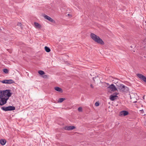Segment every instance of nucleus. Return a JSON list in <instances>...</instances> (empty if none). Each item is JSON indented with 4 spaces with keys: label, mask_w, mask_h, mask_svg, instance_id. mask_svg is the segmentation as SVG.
I'll use <instances>...</instances> for the list:
<instances>
[{
    "label": "nucleus",
    "mask_w": 146,
    "mask_h": 146,
    "mask_svg": "<svg viewBox=\"0 0 146 146\" xmlns=\"http://www.w3.org/2000/svg\"><path fill=\"white\" fill-rule=\"evenodd\" d=\"M54 89L55 90L58 92H60V93H62L63 92L62 90V89L60 87H54Z\"/></svg>",
    "instance_id": "12"
},
{
    "label": "nucleus",
    "mask_w": 146,
    "mask_h": 146,
    "mask_svg": "<svg viewBox=\"0 0 146 146\" xmlns=\"http://www.w3.org/2000/svg\"><path fill=\"white\" fill-rule=\"evenodd\" d=\"M78 111L79 112H82V108L81 107H79L78 109Z\"/></svg>",
    "instance_id": "22"
},
{
    "label": "nucleus",
    "mask_w": 146,
    "mask_h": 146,
    "mask_svg": "<svg viewBox=\"0 0 146 146\" xmlns=\"http://www.w3.org/2000/svg\"><path fill=\"white\" fill-rule=\"evenodd\" d=\"M68 16H70V14H68Z\"/></svg>",
    "instance_id": "29"
},
{
    "label": "nucleus",
    "mask_w": 146,
    "mask_h": 146,
    "mask_svg": "<svg viewBox=\"0 0 146 146\" xmlns=\"http://www.w3.org/2000/svg\"><path fill=\"white\" fill-rule=\"evenodd\" d=\"M17 25L18 26H19L21 28H22V24L21 23H18Z\"/></svg>",
    "instance_id": "23"
},
{
    "label": "nucleus",
    "mask_w": 146,
    "mask_h": 146,
    "mask_svg": "<svg viewBox=\"0 0 146 146\" xmlns=\"http://www.w3.org/2000/svg\"><path fill=\"white\" fill-rule=\"evenodd\" d=\"M76 128V127L74 126H66L64 127V129L65 130L69 131L73 130L74 129Z\"/></svg>",
    "instance_id": "11"
},
{
    "label": "nucleus",
    "mask_w": 146,
    "mask_h": 146,
    "mask_svg": "<svg viewBox=\"0 0 146 146\" xmlns=\"http://www.w3.org/2000/svg\"><path fill=\"white\" fill-rule=\"evenodd\" d=\"M12 93L11 92V90H0V98L1 97L5 96L7 97L6 98H8L10 97Z\"/></svg>",
    "instance_id": "2"
},
{
    "label": "nucleus",
    "mask_w": 146,
    "mask_h": 146,
    "mask_svg": "<svg viewBox=\"0 0 146 146\" xmlns=\"http://www.w3.org/2000/svg\"><path fill=\"white\" fill-rule=\"evenodd\" d=\"M3 72L5 73H7L9 72L8 70L6 68H4L3 70Z\"/></svg>",
    "instance_id": "20"
},
{
    "label": "nucleus",
    "mask_w": 146,
    "mask_h": 146,
    "mask_svg": "<svg viewBox=\"0 0 146 146\" xmlns=\"http://www.w3.org/2000/svg\"><path fill=\"white\" fill-rule=\"evenodd\" d=\"M42 77L44 78H48V76L46 75H43Z\"/></svg>",
    "instance_id": "25"
},
{
    "label": "nucleus",
    "mask_w": 146,
    "mask_h": 146,
    "mask_svg": "<svg viewBox=\"0 0 146 146\" xmlns=\"http://www.w3.org/2000/svg\"><path fill=\"white\" fill-rule=\"evenodd\" d=\"M44 49L45 51L47 52H49L50 51V48L49 47L46 46H45L44 47Z\"/></svg>",
    "instance_id": "16"
},
{
    "label": "nucleus",
    "mask_w": 146,
    "mask_h": 146,
    "mask_svg": "<svg viewBox=\"0 0 146 146\" xmlns=\"http://www.w3.org/2000/svg\"><path fill=\"white\" fill-rule=\"evenodd\" d=\"M135 94H134L133 93H131L130 94V98L131 99H133L135 98V97L134 96Z\"/></svg>",
    "instance_id": "19"
},
{
    "label": "nucleus",
    "mask_w": 146,
    "mask_h": 146,
    "mask_svg": "<svg viewBox=\"0 0 146 146\" xmlns=\"http://www.w3.org/2000/svg\"><path fill=\"white\" fill-rule=\"evenodd\" d=\"M145 125L146 126V122H145Z\"/></svg>",
    "instance_id": "30"
},
{
    "label": "nucleus",
    "mask_w": 146,
    "mask_h": 146,
    "mask_svg": "<svg viewBox=\"0 0 146 146\" xmlns=\"http://www.w3.org/2000/svg\"><path fill=\"white\" fill-rule=\"evenodd\" d=\"M7 84H9L15 83V82L11 79L7 80Z\"/></svg>",
    "instance_id": "15"
},
{
    "label": "nucleus",
    "mask_w": 146,
    "mask_h": 146,
    "mask_svg": "<svg viewBox=\"0 0 146 146\" xmlns=\"http://www.w3.org/2000/svg\"><path fill=\"white\" fill-rule=\"evenodd\" d=\"M90 36L93 40L98 44L103 45L104 44V42L103 41L99 36L95 34L91 33L90 34Z\"/></svg>",
    "instance_id": "1"
},
{
    "label": "nucleus",
    "mask_w": 146,
    "mask_h": 146,
    "mask_svg": "<svg viewBox=\"0 0 146 146\" xmlns=\"http://www.w3.org/2000/svg\"><path fill=\"white\" fill-rule=\"evenodd\" d=\"M8 98H5L3 97H1L0 98V105L3 106L7 103Z\"/></svg>",
    "instance_id": "5"
},
{
    "label": "nucleus",
    "mask_w": 146,
    "mask_h": 146,
    "mask_svg": "<svg viewBox=\"0 0 146 146\" xmlns=\"http://www.w3.org/2000/svg\"><path fill=\"white\" fill-rule=\"evenodd\" d=\"M145 22L146 23V21Z\"/></svg>",
    "instance_id": "31"
},
{
    "label": "nucleus",
    "mask_w": 146,
    "mask_h": 146,
    "mask_svg": "<svg viewBox=\"0 0 146 146\" xmlns=\"http://www.w3.org/2000/svg\"><path fill=\"white\" fill-rule=\"evenodd\" d=\"M44 17L45 19L48 20L50 22L55 23V21L54 20L52 19L50 17L47 16L46 15H44Z\"/></svg>",
    "instance_id": "10"
},
{
    "label": "nucleus",
    "mask_w": 146,
    "mask_h": 146,
    "mask_svg": "<svg viewBox=\"0 0 146 146\" xmlns=\"http://www.w3.org/2000/svg\"><path fill=\"white\" fill-rule=\"evenodd\" d=\"M137 76L141 80L144 81L146 83V77L141 74L138 73L137 74Z\"/></svg>",
    "instance_id": "6"
},
{
    "label": "nucleus",
    "mask_w": 146,
    "mask_h": 146,
    "mask_svg": "<svg viewBox=\"0 0 146 146\" xmlns=\"http://www.w3.org/2000/svg\"><path fill=\"white\" fill-rule=\"evenodd\" d=\"M129 112L126 110H123L119 113V115L120 116H125L129 114Z\"/></svg>",
    "instance_id": "9"
},
{
    "label": "nucleus",
    "mask_w": 146,
    "mask_h": 146,
    "mask_svg": "<svg viewBox=\"0 0 146 146\" xmlns=\"http://www.w3.org/2000/svg\"><path fill=\"white\" fill-rule=\"evenodd\" d=\"M6 141L5 139H1L0 140V143L2 145H4L5 144Z\"/></svg>",
    "instance_id": "13"
},
{
    "label": "nucleus",
    "mask_w": 146,
    "mask_h": 146,
    "mask_svg": "<svg viewBox=\"0 0 146 146\" xmlns=\"http://www.w3.org/2000/svg\"><path fill=\"white\" fill-rule=\"evenodd\" d=\"M90 86V87L91 88H94V86H93L92 84H91Z\"/></svg>",
    "instance_id": "26"
},
{
    "label": "nucleus",
    "mask_w": 146,
    "mask_h": 146,
    "mask_svg": "<svg viewBox=\"0 0 146 146\" xmlns=\"http://www.w3.org/2000/svg\"><path fill=\"white\" fill-rule=\"evenodd\" d=\"M1 82L3 84H7V80H3L1 81Z\"/></svg>",
    "instance_id": "21"
},
{
    "label": "nucleus",
    "mask_w": 146,
    "mask_h": 146,
    "mask_svg": "<svg viewBox=\"0 0 146 146\" xmlns=\"http://www.w3.org/2000/svg\"><path fill=\"white\" fill-rule=\"evenodd\" d=\"M96 78V77H93V80L94 81V82L95 81V80H94V79L95 78Z\"/></svg>",
    "instance_id": "28"
},
{
    "label": "nucleus",
    "mask_w": 146,
    "mask_h": 146,
    "mask_svg": "<svg viewBox=\"0 0 146 146\" xmlns=\"http://www.w3.org/2000/svg\"><path fill=\"white\" fill-rule=\"evenodd\" d=\"M1 109L3 111H7L14 110H15V108L13 106H9L7 107H2Z\"/></svg>",
    "instance_id": "4"
},
{
    "label": "nucleus",
    "mask_w": 146,
    "mask_h": 146,
    "mask_svg": "<svg viewBox=\"0 0 146 146\" xmlns=\"http://www.w3.org/2000/svg\"><path fill=\"white\" fill-rule=\"evenodd\" d=\"M66 99L65 98H60L58 100V102L62 103Z\"/></svg>",
    "instance_id": "17"
},
{
    "label": "nucleus",
    "mask_w": 146,
    "mask_h": 146,
    "mask_svg": "<svg viewBox=\"0 0 146 146\" xmlns=\"http://www.w3.org/2000/svg\"><path fill=\"white\" fill-rule=\"evenodd\" d=\"M34 25L36 28H38L39 29H40L41 27V26L40 24H39L38 23L36 22L34 23Z\"/></svg>",
    "instance_id": "14"
},
{
    "label": "nucleus",
    "mask_w": 146,
    "mask_h": 146,
    "mask_svg": "<svg viewBox=\"0 0 146 146\" xmlns=\"http://www.w3.org/2000/svg\"><path fill=\"white\" fill-rule=\"evenodd\" d=\"M117 88L120 91H122L124 92H127L129 91V88L127 86H125V85L120 84L118 85Z\"/></svg>",
    "instance_id": "3"
},
{
    "label": "nucleus",
    "mask_w": 146,
    "mask_h": 146,
    "mask_svg": "<svg viewBox=\"0 0 146 146\" xmlns=\"http://www.w3.org/2000/svg\"><path fill=\"white\" fill-rule=\"evenodd\" d=\"M140 111H141V113L143 114L144 112V111H143V110H140Z\"/></svg>",
    "instance_id": "27"
},
{
    "label": "nucleus",
    "mask_w": 146,
    "mask_h": 146,
    "mask_svg": "<svg viewBox=\"0 0 146 146\" xmlns=\"http://www.w3.org/2000/svg\"><path fill=\"white\" fill-rule=\"evenodd\" d=\"M95 105L96 106H98L99 105V103L98 102H96L95 104Z\"/></svg>",
    "instance_id": "24"
},
{
    "label": "nucleus",
    "mask_w": 146,
    "mask_h": 146,
    "mask_svg": "<svg viewBox=\"0 0 146 146\" xmlns=\"http://www.w3.org/2000/svg\"><path fill=\"white\" fill-rule=\"evenodd\" d=\"M38 73L40 75H42L44 74L45 72L43 71L39 70L38 71Z\"/></svg>",
    "instance_id": "18"
},
{
    "label": "nucleus",
    "mask_w": 146,
    "mask_h": 146,
    "mask_svg": "<svg viewBox=\"0 0 146 146\" xmlns=\"http://www.w3.org/2000/svg\"><path fill=\"white\" fill-rule=\"evenodd\" d=\"M118 94V93L115 92L111 94L110 96V99L112 101H114L116 99L115 98L116 97H117L118 96L117 95Z\"/></svg>",
    "instance_id": "8"
},
{
    "label": "nucleus",
    "mask_w": 146,
    "mask_h": 146,
    "mask_svg": "<svg viewBox=\"0 0 146 146\" xmlns=\"http://www.w3.org/2000/svg\"><path fill=\"white\" fill-rule=\"evenodd\" d=\"M111 90V91L113 92H115L117 90L115 86L113 84H112L108 88Z\"/></svg>",
    "instance_id": "7"
}]
</instances>
